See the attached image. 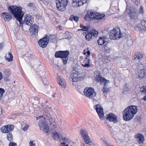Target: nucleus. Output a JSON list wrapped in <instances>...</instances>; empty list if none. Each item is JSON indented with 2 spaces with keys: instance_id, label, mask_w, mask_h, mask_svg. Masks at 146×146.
<instances>
[{
  "instance_id": "1",
  "label": "nucleus",
  "mask_w": 146,
  "mask_h": 146,
  "mask_svg": "<svg viewBox=\"0 0 146 146\" xmlns=\"http://www.w3.org/2000/svg\"><path fill=\"white\" fill-rule=\"evenodd\" d=\"M137 111V107L130 106L126 108L123 113V117L125 121H129L132 119Z\"/></svg>"
},
{
  "instance_id": "2",
  "label": "nucleus",
  "mask_w": 146,
  "mask_h": 146,
  "mask_svg": "<svg viewBox=\"0 0 146 146\" xmlns=\"http://www.w3.org/2000/svg\"><path fill=\"white\" fill-rule=\"evenodd\" d=\"M8 9L9 11L13 15L16 20L20 23L24 14V12L22 11V8L16 6L11 5L9 6Z\"/></svg>"
},
{
  "instance_id": "3",
  "label": "nucleus",
  "mask_w": 146,
  "mask_h": 146,
  "mask_svg": "<svg viewBox=\"0 0 146 146\" xmlns=\"http://www.w3.org/2000/svg\"><path fill=\"white\" fill-rule=\"evenodd\" d=\"M105 16L104 14H101L94 11H92L88 12L85 16L84 19L86 21H89L93 19L99 21L103 19Z\"/></svg>"
},
{
  "instance_id": "4",
  "label": "nucleus",
  "mask_w": 146,
  "mask_h": 146,
  "mask_svg": "<svg viewBox=\"0 0 146 146\" xmlns=\"http://www.w3.org/2000/svg\"><path fill=\"white\" fill-rule=\"evenodd\" d=\"M69 52L68 50L59 51L56 52L55 57L56 58H61L64 64L67 63L68 59Z\"/></svg>"
},
{
  "instance_id": "5",
  "label": "nucleus",
  "mask_w": 146,
  "mask_h": 146,
  "mask_svg": "<svg viewBox=\"0 0 146 146\" xmlns=\"http://www.w3.org/2000/svg\"><path fill=\"white\" fill-rule=\"evenodd\" d=\"M40 119L38 122V125L40 129L48 134L50 133V130L48 123L46 121L45 117L43 116L40 117Z\"/></svg>"
},
{
  "instance_id": "6",
  "label": "nucleus",
  "mask_w": 146,
  "mask_h": 146,
  "mask_svg": "<svg viewBox=\"0 0 146 146\" xmlns=\"http://www.w3.org/2000/svg\"><path fill=\"white\" fill-rule=\"evenodd\" d=\"M121 37L120 30L118 27H116L110 31V39L115 40Z\"/></svg>"
},
{
  "instance_id": "7",
  "label": "nucleus",
  "mask_w": 146,
  "mask_h": 146,
  "mask_svg": "<svg viewBox=\"0 0 146 146\" xmlns=\"http://www.w3.org/2000/svg\"><path fill=\"white\" fill-rule=\"evenodd\" d=\"M53 36L51 35H49L40 39L38 41L39 45L42 48H45L47 45L48 42L50 40H53Z\"/></svg>"
},
{
  "instance_id": "8",
  "label": "nucleus",
  "mask_w": 146,
  "mask_h": 146,
  "mask_svg": "<svg viewBox=\"0 0 146 146\" xmlns=\"http://www.w3.org/2000/svg\"><path fill=\"white\" fill-rule=\"evenodd\" d=\"M84 95L89 99H93L96 96V93L92 88H86L84 91Z\"/></svg>"
},
{
  "instance_id": "9",
  "label": "nucleus",
  "mask_w": 146,
  "mask_h": 146,
  "mask_svg": "<svg viewBox=\"0 0 146 146\" xmlns=\"http://www.w3.org/2000/svg\"><path fill=\"white\" fill-rule=\"evenodd\" d=\"M56 3L58 9L62 11L66 9L68 1L66 0H57L56 1Z\"/></svg>"
},
{
  "instance_id": "10",
  "label": "nucleus",
  "mask_w": 146,
  "mask_h": 146,
  "mask_svg": "<svg viewBox=\"0 0 146 146\" xmlns=\"http://www.w3.org/2000/svg\"><path fill=\"white\" fill-rule=\"evenodd\" d=\"M137 10V9L136 8L132 9L126 8L125 12L126 15H129L131 19H134L136 17Z\"/></svg>"
},
{
  "instance_id": "11",
  "label": "nucleus",
  "mask_w": 146,
  "mask_h": 146,
  "mask_svg": "<svg viewBox=\"0 0 146 146\" xmlns=\"http://www.w3.org/2000/svg\"><path fill=\"white\" fill-rule=\"evenodd\" d=\"M86 35L85 38L86 40L88 41L90 40L92 38V37H95L97 36L98 35V31L95 30H93L90 32L87 31L85 33Z\"/></svg>"
},
{
  "instance_id": "12",
  "label": "nucleus",
  "mask_w": 146,
  "mask_h": 146,
  "mask_svg": "<svg viewBox=\"0 0 146 146\" xmlns=\"http://www.w3.org/2000/svg\"><path fill=\"white\" fill-rule=\"evenodd\" d=\"M135 29L136 31L143 30L146 31V21L144 20L141 21L135 27Z\"/></svg>"
},
{
  "instance_id": "13",
  "label": "nucleus",
  "mask_w": 146,
  "mask_h": 146,
  "mask_svg": "<svg viewBox=\"0 0 146 146\" xmlns=\"http://www.w3.org/2000/svg\"><path fill=\"white\" fill-rule=\"evenodd\" d=\"M78 70V69L77 68L72 71L71 76L72 78L73 82H78L80 80V78H81V77L78 76L79 73Z\"/></svg>"
},
{
  "instance_id": "14",
  "label": "nucleus",
  "mask_w": 146,
  "mask_h": 146,
  "mask_svg": "<svg viewBox=\"0 0 146 146\" xmlns=\"http://www.w3.org/2000/svg\"><path fill=\"white\" fill-rule=\"evenodd\" d=\"M80 133L81 137L84 138V141L86 143L91 142V140L88 136V133L86 130L81 129L80 131Z\"/></svg>"
},
{
  "instance_id": "15",
  "label": "nucleus",
  "mask_w": 146,
  "mask_h": 146,
  "mask_svg": "<svg viewBox=\"0 0 146 146\" xmlns=\"http://www.w3.org/2000/svg\"><path fill=\"white\" fill-rule=\"evenodd\" d=\"M99 117L101 119H103L104 117V112L103 108L101 106L100 104H98L94 106Z\"/></svg>"
},
{
  "instance_id": "16",
  "label": "nucleus",
  "mask_w": 146,
  "mask_h": 146,
  "mask_svg": "<svg viewBox=\"0 0 146 146\" xmlns=\"http://www.w3.org/2000/svg\"><path fill=\"white\" fill-rule=\"evenodd\" d=\"M106 119L110 122H113L114 123H116L118 122L116 115L112 113H110L107 115Z\"/></svg>"
},
{
  "instance_id": "17",
  "label": "nucleus",
  "mask_w": 146,
  "mask_h": 146,
  "mask_svg": "<svg viewBox=\"0 0 146 146\" xmlns=\"http://www.w3.org/2000/svg\"><path fill=\"white\" fill-rule=\"evenodd\" d=\"M24 21L27 25L30 26L34 21L33 17L30 15H27L25 16Z\"/></svg>"
},
{
  "instance_id": "18",
  "label": "nucleus",
  "mask_w": 146,
  "mask_h": 146,
  "mask_svg": "<svg viewBox=\"0 0 146 146\" xmlns=\"http://www.w3.org/2000/svg\"><path fill=\"white\" fill-rule=\"evenodd\" d=\"M38 27L36 24L31 26L29 30L31 34L32 35H37L38 33Z\"/></svg>"
},
{
  "instance_id": "19",
  "label": "nucleus",
  "mask_w": 146,
  "mask_h": 146,
  "mask_svg": "<svg viewBox=\"0 0 146 146\" xmlns=\"http://www.w3.org/2000/svg\"><path fill=\"white\" fill-rule=\"evenodd\" d=\"M109 38L105 36L100 37L98 40V43L99 45H102L104 44L105 45L108 41Z\"/></svg>"
},
{
  "instance_id": "20",
  "label": "nucleus",
  "mask_w": 146,
  "mask_h": 146,
  "mask_svg": "<svg viewBox=\"0 0 146 146\" xmlns=\"http://www.w3.org/2000/svg\"><path fill=\"white\" fill-rule=\"evenodd\" d=\"M2 16L5 21H8L11 20L12 17L10 13L9 12H4L2 13Z\"/></svg>"
},
{
  "instance_id": "21",
  "label": "nucleus",
  "mask_w": 146,
  "mask_h": 146,
  "mask_svg": "<svg viewBox=\"0 0 146 146\" xmlns=\"http://www.w3.org/2000/svg\"><path fill=\"white\" fill-rule=\"evenodd\" d=\"M96 77L97 80L98 82H100L101 84L104 83V84H106V83H108L110 82L109 80H106L105 78L102 77L100 75H97Z\"/></svg>"
},
{
  "instance_id": "22",
  "label": "nucleus",
  "mask_w": 146,
  "mask_h": 146,
  "mask_svg": "<svg viewBox=\"0 0 146 146\" xmlns=\"http://www.w3.org/2000/svg\"><path fill=\"white\" fill-rule=\"evenodd\" d=\"M136 141L139 143H143L144 140L143 136L140 133H138L135 136Z\"/></svg>"
},
{
  "instance_id": "23",
  "label": "nucleus",
  "mask_w": 146,
  "mask_h": 146,
  "mask_svg": "<svg viewBox=\"0 0 146 146\" xmlns=\"http://www.w3.org/2000/svg\"><path fill=\"white\" fill-rule=\"evenodd\" d=\"M136 74L137 76V77L140 79L144 78L146 74L145 69H143L142 70H138Z\"/></svg>"
},
{
  "instance_id": "24",
  "label": "nucleus",
  "mask_w": 146,
  "mask_h": 146,
  "mask_svg": "<svg viewBox=\"0 0 146 146\" xmlns=\"http://www.w3.org/2000/svg\"><path fill=\"white\" fill-rule=\"evenodd\" d=\"M58 83L60 85L62 88H64L66 87V83L65 80L61 78L60 76H58Z\"/></svg>"
},
{
  "instance_id": "25",
  "label": "nucleus",
  "mask_w": 146,
  "mask_h": 146,
  "mask_svg": "<svg viewBox=\"0 0 146 146\" xmlns=\"http://www.w3.org/2000/svg\"><path fill=\"white\" fill-rule=\"evenodd\" d=\"M87 0H73V2L76 4V6H80L86 3Z\"/></svg>"
},
{
  "instance_id": "26",
  "label": "nucleus",
  "mask_w": 146,
  "mask_h": 146,
  "mask_svg": "<svg viewBox=\"0 0 146 146\" xmlns=\"http://www.w3.org/2000/svg\"><path fill=\"white\" fill-rule=\"evenodd\" d=\"M53 137L55 140L58 141H62V139H63V137L62 136L59 135L57 132H55L54 133Z\"/></svg>"
},
{
  "instance_id": "27",
  "label": "nucleus",
  "mask_w": 146,
  "mask_h": 146,
  "mask_svg": "<svg viewBox=\"0 0 146 146\" xmlns=\"http://www.w3.org/2000/svg\"><path fill=\"white\" fill-rule=\"evenodd\" d=\"M90 60L89 59H87L86 58L85 60H84V61L86 63L85 64H82V66H83L84 67H87V68L89 67L90 66Z\"/></svg>"
},
{
  "instance_id": "28",
  "label": "nucleus",
  "mask_w": 146,
  "mask_h": 146,
  "mask_svg": "<svg viewBox=\"0 0 146 146\" xmlns=\"http://www.w3.org/2000/svg\"><path fill=\"white\" fill-rule=\"evenodd\" d=\"M5 57L6 60L8 62H10L12 60L13 56L12 54L10 53H9L7 55H6Z\"/></svg>"
},
{
  "instance_id": "29",
  "label": "nucleus",
  "mask_w": 146,
  "mask_h": 146,
  "mask_svg": "<svg viewBox=\"0 0 146 146\" xmlns=\"http://www.w3.org/2000/svg\"><path fill=\"white\" fill-rule=\"evenodd\" d=\"M6 126L7 128V130L8 131V133L12 131L14 127V125H9Z\"/></svg>"
},
{
  "instance_id": "30",
  "label": "nucleus",
  "mask_w": 146,
  "mask_h": 146,
  "mask_svg": "<svg viewBox=\"0 0 146 146\" xmlns=\"http://www.w3.org/2000/svg\"><path fill=\"white\" fill-rule=\"evenodd\" d=\"M7 139L10 142H11L13 141V138L11 133H8L7 135Z\"/></svg>"
},
{
  "instance_id": "31",
  "label": "nucleus",
  "mask_w": 146,
  "mask_h": 146,
  "mask_svg": "<svg viewBox=\"0 0 146 146\" xmlns=\"http://www.w3.org/2000/svg\"><path fill=\"white\" fill-rule=\"evenodd\" d=\"M69 19L70 21H72L73 19L74 21L77 22L79 18L77 16H74L73 15H71L69 17Z\"/></svg>"
},
{
  "instance_id": "32",
  "label": "nucleus",
  "mask_w": 146,
  "mask_h": 146,
  "mask_svg": "<svg viewBox=\"0 0 146 146\" xmlns=\"http://www.w3.org/2000/svg\"><path fill=\"white\" fill-rule=\"evenodd\" d=\"M143 56L140 53H137L134 56L135 59H140L142 58Z\"/></svg>"
},
{
  "instance_id": "33",
  "label": "nucleus",
  "mask_w": 146,
  "mask_h": 146,
  "mask_svg": "<svg viewBox=\"0 0 146 146\" xmlns=\"http://www.w3.org/2000/svg\"><path fill=\"white\" fill-rule=\"evenodd\" d=\"M80 27L82 28V29H78V31H86L89 29V28L88 27L85 26L82 24L80 25Z\"/></svg>"
},
{
  "instance_id": "34",
  "label": "nucleus",
  "mask_w": 146,
  "mask_h": 146,
  "mask_svg": "<svg viewBox=\"0 0 146 146\" xmlns=\"http://www.w3.org/2000/svg\"><path fill=\"white\" fill-rule=\"evenodd\" d=\"M145 65L143 64L139 63L138 64L137 66V68L138 70H142V69H145Z\"/></svg>"
},
{
  "instance_id": "35",
  "label": "nucleus",
  "mask_w": 146,
  "mask_h": 146,
  "mask_svg": "<svg viewBox=\"0 0 146 146\" xmlns=\"http://www.w3.org/2000/svg\"><path fill=\"white\" fill-rule=\"evenodd\" d=\"M104 86L103 88V92L104 94L105 93H108L109 91V89L107 86V85L104 84Z\"/></svg>"
},
{
  "instance_id": "36",
  "label": "nucleus",
  "mask_w": 146,
  "mask_h": 146,
  "mask_svg": "<svg viewBox=\"0 0 146 146\" xmlns=\"http://www.w3.org/2000/svg\"><path fill=\"white\" fill-rule=\"evenodd\" d=\"M1 131L3 133H8V131L7 130V128L6 125L2 127L1 128Z\"/></svg>"
},
{
  "instance_id": "37",
  "label": "nucleus",
  "mask_w": 146,
  "mask_h": 146,
  "mask_svg": "<svg viewBox=\"0 0 146 146\" xmlns=\"http://www.w3.org/2000/svg\"><path fill=\"white\" fill-rule=\"evenodd\" d=\"M141 90L142 93L144 94H146V86H143L141 88Z\"/></svg>"
},
{
  "instance_id": "38",
  "label": "nucleus",
  "mask_w": 146,
  "mask_h": 146,
  "mask_svg": "<svg viewBox=\"0 0 146 146\" xmlns=\"http://www.w3.org/2000/svg\"><path fill=\"white\" fill-rule=\"evenodd\" d=\"M5 91L4 89L0 88V100L3 96V94L5 92Z\"/></svg>"
},
{
  "instance_id": "39",
  "label": "nucleus",
  "mask_w": 146,
  "mask_h": 146,
  "mask_svg": "<svg viewBox=\"0 0 146 146\" xmlns=\"http://www.w3.org/2000/svg\"><path fill=\"white\" fill-rule=\"evenodd\" d=\"M43 82L44 85H47L48 83V81L46 78L43 77Z\"/></svg>"
},
{
  "instance_id": "40",
  "label": "nucleus",
  "mask_w": 146,
  "mask_h": 146,
  "mask_svg": "<svg viewBox=\"0 0 146 146\" xmlns=\"http://www.w3.org/2000/svg\"><path fill=\"white\" fill-rule=\"evenodd\" d=\"M62 140L66 142L67 143H70L71 142V141L70 139H67L66 137H63V139H62Z\"/></svg>"
},
{
  "instance_id": "41",
  "label": "nucleus",
  "mask_w": 146,
  "mask_h": 146,
  "mask_svg": "<svg viewBox=\"0 0 146 146\" xmlns=\"http://www.w3.org/2000/svg\"><path fill=\"white\" fill-rule=\"evenodd\" d=\"M29 126L28 125H26L24 127L22 128V129L24 131H26L28 129Z\"/></svg>"
},
{
  "instance_id": "42",
  "label": "nucleus",
  "mask_w": 146,
  "mask_h": 146,
  "mask_svg": "<svg viewBox=\"0 0 146 146\" xmlns=\"http://www.w3.org/2000/svg\"><path fill=\"white\" fill-rule=\"evenodd\" d=\"M50 125L51 127H52V128L54 129L56 127V123H50Z\"/></svg>"
},
{
  "instance_id": "43",
  "label": "nucleus",
  "mask_w": 146,
  "mask_h": 146,
  "mask_svg": "<svg viewBox=\"0 0 146 146\" xmlns=\"http://www.w3.org/2000/svg\"><path fill=\"white\" fill-rule=\"evenodd\" d=\"M101 139L103 141V143L106 145L107 144L106 143H108V142H107L105 138L104 137L101 138Z\"/></svg>"
},
{
  "instance_id": "44",
  "label": "nucleus",
  "mask_w": 146,
  "mask_h": 146,
  "mask_svg": "<svg viewBox=\"0 0 146 146\" xmlns=\"http://www.w3.org/2000/svg\"><path fill=\"white\" fill-rule=\"evenodd\" d=\"M28 6L30 8H32L33 7V8H35V5H33V3H29L28 5Z\"/></svg>"
},
{
  "instance_id": "45",
  "label": "nucleus",
  "mask_w": 146,
  "mask_h": 146,
  "mask_svg": "<svg viewBox=\"0 0 146 146\" xmlns=\"http://www.w3.org/2000/svg\"><path fill=\"white\" fill-rule=\"evenodd\" d=\"M17 145V144L13 142H10L9 145V146H15Z\"/></svg>"
},
{
  "instance_id": "46",
  "label": "nucleus",
  "mask_w": 146,
  "mask_h": 146,
  "mask_svg": "<svg viewBox=\"0 0 146 146\" xmlns=\"http://www.w3.org/2000/svg\"><path fill=\"white\" fill-rule=\"evenodd\" d=\"M139 13H143V8L142 7H141L139 9Z\"/></svg>"
},
{
  "instance_id": "47",
  "label": "nucleus",
  "mask_w": 146,
  "mask_h": 146,
  "mask_svg": "<svg viewBox=\"0 0 146 146\" xmlns=\"http://www.w3.org/2000/svg\"><path fill=\"white\" fill-rule=\"evenodd\" d=\"M60 146H69V145L67 144H66L65 142H63L60 143Z\"/></svg>"
},
{
  "instance_id": "48",
  "label": "nucleus",
  "mask_w": 146,
  "mask_h": 146,
  "mask_svg": "<svg viewBox=\"0 0 146 146\" xmlns=\"http://www.w3.org/2000/svg\"><path fill=\"white\" fill-rule=\"evenodd\" d=\"M30 146H35V145L33 143V141H31L29 143Z\"/></svg>"
},
{
  "instance_id": "49",
  "label": "nucleus",
  "mask_w": 146,
  "mask_h": 146,
  "mask_svg": "<svg viewBox=\"0 0 146 146\" xmlns=\"http://www.w3.org/2000/svg\"><path fill=\"white\" fill-rule=\"evenodd\" d=\"M3 46L2 44H0V50L3 49Z\"/></svg>"
},
{
  "instance_id": "50",
  "label": "nucleus",
  "mask_w": 146,
  "mask_h": 146,
  "mask_svg": "<svg viewBox=\"0 0 146 146\" xmlns=\"http://www.w3.org/2000/svg\"><path fill=\"white\" fill-rule=\"evenodd\" d=\"M39 75L40 76H41V77H42V76H44L45 75V72H44L43 73V74L42 75L40 73H39Z\"/></svg>"
},
{
  "instance_id": "51",
  "label": "nucleus",
  "mask_w": 146,
  "mask_h": 146,
  "mask_svg": "<svg viewBox=\"0 0 146 146\" xmlns=\"http://www.w3.org/2000/svg\"><path fill=\"white\" fill-rule=\"evenodd\" d=\"M106 144H107L106 145L107 146H114L113 145H111L109 143H106Z\"/></svg>"
},
{
  "instance_id": "52",
  "label": "nucleus",
  "mask_w": 146,
  "mask_h": 146,
  "mask_svg": "<svg viewBox=\"0 0 146 146\" xmlns=\"http://www.w3.org/2000/svg\"><path fill=\"white\" fill-rule=\"evenodd\" d=\"M3 76L2 74V73L1 72H0V80L2 79Z\"/></svg>"
},
{
  "instance_id": "53",
  "label": "nucleus",
  "mask_w": 146,
  "mask_h": 146,
  "mask_svg": "<svg viewBox=\"0 0 146 146\" xmlns=\"http://www.w3.org/2000/svg\"><path fill=\"white\" fill-rule=\"evenodd\" d=\"M87 54L88 55H89L90 54V52L89 50H88L87 52Z\"/></svg>"
},
{
  "instance_id": "54",
  "label": "nucleus",
  "mask_w": 146,
  "mask_h": 146,
  "mask_svg": "<svg viewBox=\"0 0 146 146\" xmlns=\"http://www.w3.org/2000/svg\"><path fill=\"white\" fill-rule=\"evenodd\" d=\"M143 99L145 100H146V95L143 97Z\"/></svg>"
},
{
  "instance_id": "55",
  "label": "nucleus",
  "mask_w": 146,
  "mask_h": 146,
  "mask_svg": "<svg viewBox=\"0 0 146 146\" xmlns=\"http://www.w3.org/2000/svg\"><path fill=\"white\" fill-rule=\"evenodd\" d=\"M136 1H135V4L137 5V4L138 3V1H139V0H136Z\"/></svg>"
},
{
  "instance_id": "56",
  "label": "nucleus",
  "mask_w": 146,
  "mask_h": 146,
  "mask_svg": "<svg viewBox=\"0 0 146 146\" xmlns=\"http://www.w3.org/2000/svg\"><path fill=\"white\" fill-rule=\"evenodd\" d=\"M56 94V93H55L54 94L52 95V97H53L54 98H55V94Z\"/></svg>"
},
{
  "instance_id": "57",
  "label": "nucleus",
  "mask_w": 146,
  "mask_h": 146,
  "mask_svg": "<svg viewBox=\"0 0 146 146\" xmlns=\"http://www.w3.org/2000/svg\"><path fill=\"white\" fill-rule=\"evenodd\" d=\"M42 116H39V117H36V119L37 120H38L39 119V118H40V117H41Z\"/></svg>"
},
{
  "instance_id": "58",
  "label": "nucleus",
  "mask_w": 146,
  "mask_h": 146,
  "mask_svg": "<svg viewBox=\"0 0 146 146\" xmlns=\"http://www.w3.org/2000/svg\"><path fill=\"white\" fill-rule=\"evenodd\" d=\"M52 108L51 107H50V109L51 110H52Z\"/></svg>"
},
{
  "instance_id": "59",
  "label": "nucleus",
  "mask_w": 146,
  "mask_h": 146,
  "mask_svg": "<svg viewBox=\"0 0 146 146\" xmlns=\"http://www.w3.org/2000/svg\"><path fill=\"white\" fill-rule=\"evenodd\" d=\"M145 3H146V0H145Z\"/></svg>"
},
{
  "instance_id": "60",
  "label": "nucleus",
  "mask_w": 146,
  "mask_h": 146,
  "mask_svg": "<svg viewBox=\"0 0 146 146\" xmlns=\"http://www.w3.org/2000/svg\"><path fill=\"white\" fill-rule=\"evenodd\" d=\"M131 41V42H132V41Z\"/></svg>"
}]
</instances>
